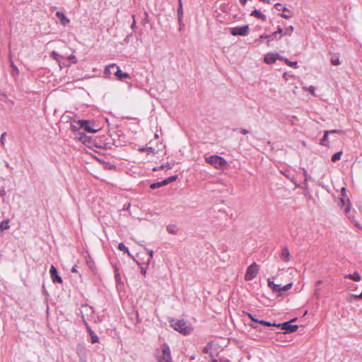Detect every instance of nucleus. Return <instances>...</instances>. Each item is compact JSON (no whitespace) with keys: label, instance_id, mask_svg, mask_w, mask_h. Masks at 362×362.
Here are the masks:
<instances>
[{"label":"nucleus","instance_id":"f257e3e1","mask_svg":"<svg viewBox=\"0 0 362 362\" xmlns=\"http://www.w3.org/2000/svg\"><path fill=\"white\" fill-rule=\"evenodd\" d=\"M104 75L106 78H111V76L114 75L119 81H123L125 78H130V76L127 73L122 72L120 68L114 63L105 67Z\"/></svg>","mask_w":362,"mask_h":362},{"label":"nucleus","instance_id":"f03ea898","mask_svg":"<svg viewBox=\"0 0 362 362\" xmlns=\"http://www.w3.org/2000/svg\"><path fill=\"white\" fill-rule=\"evenodd\" d=\"M172 327L184 335L190 334L192 332V327L187 325L183 320H173L170 321Z\"/></svg>","mask_w":362,"mask_h":362},{"label":"nucleus","instance_id":"7ed1b4c3","mask_svg":"<svg viewBox=\"0 0 362 362\" xmlns=\"http://www.w3.org/2000/svg\"><path fill=\"white\" fill-rule=\"evenodd\" d=\"M205 161L218 170H224L228 164L223 158L216 155L205 157Z\"/></svg>","mask_w":362,"mask_h":362},{"label":"nucleus","instance_id":"20e7f679","mask_svg":"<svg viewBox=\"0 0 362 362\" xmlns=\"http://www.w3.org/2000/svg\"><path fill=\"white\" fill-rule=\"evenodd\" d=\"M156 358L158 362H172L170 348L166 344H162L156 351Z\"/></svg>","mask_w":362,"mask_h":362},{"label":"nucleus","instance_id":"39448f33","mask_svg":"<svg viewBox=\"0 0 362 362\" xmlns=\"http://www.w3.org/2000/svg\"><path fill=\"white\" fill-rule=\"evenodd\" d=\"M75 122L79 125L80 128L83 129L89 133H95L100 130L98 125H96L95 122L89 120L79 119L75 121Z\"/></svg>","mask_w":362,"mask_h":362},{"label":"nucleus","instance_id":"423d86ee","mask_svg":"<svg viewBox=\"0 0 362 362\" xmlns=\"http://www.w3.org/2000/svg\"><path fill=\"white\" fill-rule=\"evenodd\" d=\"M292 286H293V284L289 283V284H286V286H281V285L275 284L270 279H268V286L271 289H272V291L274 292L278 293L280 295H281L284 292L290 289L292 287Z\"/></svg>","mask_w":362,"mask_h":362},{"label":"nucleus","instance_id":"0eeeda50","mask_svg":"<svg viewBox=\"0 0 362 362\" xmlns=\"http://www.w3.org/2000/svg\"><path fill=\"white\" fill-rule=\"evenodd\" d=\"M259 271L258 266L256 263H253L251 265H250L246 271L245 275V279L246 281H250L253 279L257 274Z\"/></svg>","mask_w":362,"mask_h":362},{"label":"nucleus","instance_id":"6e6552de","mask_svg":"<svg viewBox=\"0 0 362 362\" xmlns=\"http://www.w3.org/2000/svg\"><path fill=\"white\" fill-rule=\"evenodd\" d=\"M230 33L231 35L235 36V35H242L245 36L249 33V26L248 25H243L240 27H234L230 28Z\"/></svg>","mask_w":362,"mask_h":362},{"label":"nucleus","instance_id":"1a4fd4ad","mask_svg":"<svg viewBox=\"0 0 362 362\" xmlns=\"http://www.w3.org/2000/svg\"><path fill=\"white\" fill-rule=\"evenodd\" d=\"M274 8L279 11H282V13L280 14V16L285 18V19H289L293 17V13L289 10L288 8L283 6L280 3H277L274 5Z\"/></svg>","mask_w":362,"mask_h":362},{"label":"nucleus","instance_id":"9d476101","mask_svg":"<svg viewBox=\"0 0 362 362\" xmlns=\"http://www.w3.org/2000/svg\"><path fill=\"white\" fill-rule=\"evenodd\" d=\"M277 59H283V57H281L277 53H267L264 57V62L267 64H274Z\"/></svg>","mask_w":362,"mask_h":362},{"label":"nucleus","instance_id":"9b49d317","mask_svg":"<svg viewBox=\"0 0 362 362\" xmlns=\"http://www.w3.org/2000/svg\"><path fill=\"white\" fill-rule=\"evenodd\" d=\"M280 327L282 329H284L287 333H291L296 332L298 327L296 325H292L291 322H286L282 324H280Z\"/></svg>","mask_w":362,"mask_h":362},{"label":"nucleus","instance_id":"f8f14e48","mask_svg":"<svg viewBox=\"0 0 362 362\" xmlns=\"http://www.w3.org/2000/svg\"><path fill=\"white\" fill-rule=\"evenodd\" d=\"M49 274L53 282H58L60 284L62 283V279L60 276L58 275L57 270L54 266H51Z\"/></svg>","mask_w":362,"mask_h":362},{"label":"nucleus","instance_id":"ddd939ff","mask_svg":"<svg viewBox=\"0 0 362 362\" xmlns=\"http://www.w3.org/2000/svg\"><path fill=\"white\" fill-rule=\"evenodd\" d=\"M341 130L334 129L330 131H325L323 138L320 141V144L327 146L328 145V135L332 133H342Z\"/></svg>","mask_w":362,"mask_h":362},{"label":"nucleus","instance_id":"4468645a","mask_svg":"<svg viewBox=\"0 0 362 362\" xmlns=\"http://www.w3.org/2000/svg\"><path fill=\"white\" fill-rule=\"evenodd\" d=\"M340 201L343 206H346L344 212L348 214L350 211V202L348 196L346 194H343L340 199Z\"/></svg>","mask_w":362,"mask_h":362},{"label":"nucleus","instance_id":"2eb2a0df","mask_svg":"<svg viewBox=\"0 0 362 362\" xmlns=\"http://www.w3.org/2000/svg\"><path fill=\"white\" fill-rule=\"evenodd\" d=\"M84 323L86 325V327L88 329V332L90 336V338H91V342L92 343H97L98 342V336L95 334V332L90 329V327H89V325H88V323L84 320Z\"/></svg>","mask_w":362,"mask_h":362},{"label":"nucleus","instance_id":"dca6fc26","mask_svg":"<svg viewBox=\"0 0 362 362\" xmlns=\"http://www.w3.org/2000/svg\"><path fill=\"white\" fill-rule=\"evenodd\" d=\"M281 259L285 262H288L291 259V255L288 250L286 247H284L281 250Z\"/></svg>","mask_w":362,"mask_h":362},{"label":"nucleus","instance_id":"f3484780","mask_svg":"<svg viewBox=\"0 0 362 362\" xmlns=\"http://www.w3.org/2000/svg\"><path fill=\"white\" fill-rule=\"evenodd\" d=\"M56 16L62 25H65L69 23V19H68L62 12L57 11Z\"/></svg>","mask_w":362,"mask_h":362},{"label":"nucleus","instance_id":"a211bd4d","mask_svg":"<svg viewBox=\"0 0 362 362\" xmlns=\"http://www.w3.org/2000/svg\"><path fill=\"white\" fill-rule=\"evenodd\" d=\"M251 16H255L257 18H259L262 21H266V18H267L266 16L263 13H262L259 10H257V9H255L252 11V13H251Z\"/></svg>","mask_w":362,"mask_h":362},{"label":"nucleus","instance_id":"6ab92c4d","mask_svg":"<svg viewBox=\"0 0 362 362\" xmlns=\"http://www.w3.org/2000/svg\"><path fill=\"white\" fill-rule=\"evenodd\" d=\"M345 278L351 279H352L353 281H359L361 279V277L360 274L358 272H356L353 273V274H351L346 275Z\"/></svg>","mask_w":362,"mask_h":362},{"label":"nucleus","instance_id":"aec40b11","mask_svg":"<svg viewBox=\"0 0 362 362\" xmlns=\"http://www.w3.org/2000/svg\"><path fill=\"white\" fill-rule=\"evenodd\" d=\"M118 249L127 253L130 257H133L132 254L129 252V249L122 243H120L118 245Z\"/></svg>","mask_w":362,"mask_h":362},{"label":"nucleus","instance_id":"412c9836","mask_svg":"<svg viewBox=\"0 0 362 362\" xmlns=\"http://www.w3.org/2000/svg\"><path fill=\"white\" fill-rule=\"evenodd\" d=\"M10 227L9 226V221L8 220H6V221H3L1 223H0V231H4L5 230H7Z\"/></svg>","mask_w":362,"mask_h":362},{"label":"nucleus","instance_id":"4be33fe9","mask_svg":"<svg viewBox=\"0 0 362 362\" xmlns=\"http://www.w3.org/2000/svg\"><path fill=\"white\" fill-rule=\"evenodd\" d=\"M283 29L281 27H278L276 31L273 33L272 35L275 39H280L282 37Z\"/></svg>","mask_w":362,"mask_h":362},{"label":"nucleus","instance_id":"5701e85b","mask_svg":"<svg viewBox=\"0 0 362 362\" xmlns=\"http://www.w3.org/2000/svg\"><path fill=\"white\" fill-rule=\"evenodd\" d=\"M259 323L261 325H265V326H268V327L274 326V327H280V324L272 323L269 321L260 320V321H259Z\"/></svg>","mask_w":362,"mask_h":362},{"label":"nucleus","instance_id":"b1692460","mask_svg":"<svg viewBox=\"0 0 362 362\" xmlns=\"http://www.w3.org/2000/svg\"><path fill=\"white\" fill-rule=\"evenodd\" d=\"M50 57L56 60L59 64H60V58H62V57L58 54L57 52L55 51H52L51 54H50Z\"/></svg>","mask_w":362,"mask_h":362},{"label":"nucleus","instance_id":"393cba45","mask_svg":"<svg viewBox=\"0 0 362 362\" xmlns=\"http://www.w3.org/2000/svg\"><path fill=\"white\" fill-rule=\"evenodd\" d=\"M331 64L334 66H338L341 64L339 58L338 56H332L331 58Z\"/></svg>","mask_w":362,"mask_h":362},{"label":"nucleus","instance_id":"a878e982","mask_svg":"<svg viewBox=\"0 0 362 362\" xmlns=\"http://www.w3.org/2000/svg\"><path fill=\"white\" fill-rule=\"evenodd\" d=\"M341 155H342V152L341 151H339V152H337V153H334L332 156V161L335 163L337 160H340Z\"/></svg>","mask_w":362,"mask_h":362},{"label":"nucleus","instance_id":"bb28decb","mask_svg":"<svg viewBox=\"0 0 362 362\" xmlns=\"http://www.w3.org/2000/svg\"><path fill=\"white\" fill-rule=\"evenodd\" d=\"M282 60H284L285 62V63L286 64H288V66H293V67H294L296 69L298 68V65H297V62H291V61H289L288 59H285L284 57H283Z\"/></svg>","mask_w":362,"mask_h":362},{"label":"nucleus","instance_id":"cd10ccee","mask_svg":"<svg viewBox=\"0 0 362 362\" xmlns=\"http://www.w3.org/2000/svg\"><path fill=\"white\" fill-rule=\"evenodd\" d=\"M177 15H178L179 21H181V19L182 18V15H183L182 4H180V5H179V6H178Z\"/></svg>","mask_w":362,"mask_h":362},{"label":"nucleus","instance_id":"c85d7f7f","mask_svg":"<svg viewBox=\"0 0 362 362\" xmlns=\"http://www.w3.org/2000/svg\"><path fill=\"white\" fill-rule=\"evenodd\" d=\"M303 90H308L313 95H315V87L313 86H310L308 87H303Z\"/></svg>","mask_w":362,"mask_h":362},{"label":"nucleus","instance_id":"c756f323","mask_svg":"<svg viewBox=\"0 0 362 362\" xmlns=\"http://www.w3.org/2000/svg\"><path fill=\"white\" fill-rule=\"evenodd\" d=\"M293 30H294V28L293 25L288 26V28H286L284 35H291Z\"/></svg>","mask_w":362,"mask_h":362},{"label":"nucleus","instance_id":"7c9ffc66","mask_svg":"<svg viewBox=\"0 0 362 362\" xmlns=\"http://www.w3.org/2000/svg\"><path fill=\"white\" fill-rule=\"evenodd\" d=\"M145 250L148 252L149 255V259L147 260V265L149 264L150 260L153 257V251L151 250H148V248H145Z\"/></svg>","mask_w":362,"mask_h":362},{"label":"nucleus","instance_id":"2f4dec72","mask_svg":"<svg viewBox=\"0 0 362 362\" xmlns=\"http://www.w3.org/2000/svg\"><path fill=\"white\" fill-rule=\"evenodd\" d=\"M162 187V185H161V182H158L152 183V184L150 185V188H151V189H156V188H158V187Z\"/></svg>","mask_w":362,"mask_h":362},{"label":"nucleus","instance_id":"473e14b6","mask_svg":"<svg viewBox=\"0 0 362 362\" xmlns=\"http://www.w3.org/2000/svg\"><path fill=\"white\" fill-rule=\"evenodd\" d=\"M78 354L79 356L85 355L86 354V350L83 347H78Z\"/></svg>","mask_w":362,"mask_h":362},{"label":"nucleus","instance_id":"72a5a7b5","mask_svg":"<svg viewBox=\"0 0 362 362\" xmlns=\"http://www.w3.org/2000/svg\"><path fill=\"white\" fill-rule=\"evenodd\" d=\"M68 59H69L73 64H76L77 62L76 58L74 54L69 55L68 57Z\"/></svg>","mask_w":362,"mask_h":362},{"label":"nucleus","instance_id":"f704fd0d","mask_svg":"<svg viewBox=\"0 0 362 362\" xmlns=\"http://www.w3.org/2000/svg\"><path fill=\"white\" fill-rule=\"evenodd\" d=\"M166 179H167L168 183H170L172 182L175 181L177 179V175H173V176H170V177H168Z\"/></svg>","mask_w":362,"mask_h":362},{"label":"nucleus","instance_id":"c9c22d12","mask_svg":"<svg viewBox=\"0 0 362 362\" xmlns=\"http://www.w3.org/2000/svg\"><path fill=\"white\" fill-rule=\"evenodd\" d=\"M6 136V132H4L1 136V139H0V141H1V144L2 146H4L5 145V136Z\"/></svg>","mask_w":362,"mask_h":362},{"label":"nucleus","instance_id":"e433bc0d","mask_svg":"<svg viewBox=\"0 0 362 362\" xmlns=\"http://www.w3.org/2000/svg\"><path fill=\"white\" fill-rule=\"evenodd\" d=\"M247 315L253 322L259 323V320L258 319L255 318L252 314L248 313Z\"/></svg>","mask_w":362,"mask_h":362},{"label":"nucleus","instance_id":"4c0bfd02","mask_svg":"<svg viewBox=\"0 0 362 362\" xmlns=\"http://www.w3.org/2000/svg\"><path fill=\"white\" fill-rule=\"evenodd\" d=\"M354 298L356 299H361V298H362V293L359 295H352L351 296V298Z\"/></svg>","mask_w":362,"mask_h":362},{"label":"nucleus","instance_id":"58836bf2","mask_svg":"<svg viewBox=\"0 0 362 362\" xmlns=\"http://www.w3.org/2000/svg\"><path fill=\"white\" fill-rule=\"evenodd\" d=\"M218 362H230V361L225 358H221L218 360Z\"/></svg>","mask_w":362,"mask_h":362},{"label":"nucleus","instance_id":"ea45409f","mask_svg":"<svg viewBox=\"0 0 362 362\" xmlns=\"http://www.w3.org/2000/svg\"><path fill=\"white\" fill-rule=\"evenodd\" d=\"M11 67L13 68V71L18 73V68L13 64V63L12 62L11 64Z\"/></svg>","mask_w":362,"mask_h":362},{"label":"nucleus","instance_id":"a19ab883","mask_svg":"<svg viewBox=\"0 0 362 362\" xmlns=\"http://www.w3.org/2000/svg\"><path fill=\"white\" fill-rule=\"evenodd\" d=\"M160 182H161V185H162V187H163V186H164V185H166L169 184V183H168V180H167V179L163 180V181H161Z\"/></svg>","mask_w":362,"mask_h":362},{"label":"nucleus","instance_id":"79ce46f5","mask_svg":"<svg viewBox=\"0 0 362 362\" xmlns=\"http://www.w3.org/2000/svg\"><path fill=\"white\" fill-rule=\"evenodd\" d=\"M240 132L243 134H247L249 133V131L246 129H242Z\"/></svg>","mask_w":362,"mask_h":362},{"label":"nucleus","instance_id":"37998d69","mask_svg":"<svg viewBox=\"0 0 362 362\" xmlns=\"http://www.w3.org/2000/svg\"><path fill=\"white\" fill-rule=\"evenodd\" d=\"M167 230H168V231L170 233H175L174 230H173V228H171L170 226H168V227L167 228Z\"/></svg>","mask_w":362,"mask_h":362},{"label":"nucleus","instance_id":"c03bdc74","mask_svg":"<svg viewBox=\"0 0 362 362\" xmlns=\"http://www.w3.org/2000/svg\"><path fill=\"white\" fill-rule=\"evenodd\" d=\"M141 272L144 275H145L146 272V268L141 267Z\"/></svg>","mask_w":362,"mask_h":362},{"label":"nucleus","instance_id":"a18cd8bd","mask_svg":"<svg viewBox=\"0 0 362 362\" xmlns=\"http://www.w3.org/2000/svg\"><path fill=\"white\" fill-rule=\"evenodd\" d=\"M341 193H342V195L346 194V188L344 187L341 188Z\"/></svg>","mask_w":362,"mask_h":362},{"label":"nucleus","instance_id":"49530a36","mask_svg":"<svg viewBox=\"0 0 362 362\" xmlns=\"http://www.w3.org/2000/svg\"><path fill=\"white\" fill-rule=\"evenodd\" d=\"M267 37H268V35H266V34H263V35H260V38H262V39H263V38H267Z\"/></svg>","mask_w":362,"mask_h":362},{"label":"nucleus","instance_id":"de8ad7c7","mask_svg":"<svg viewBox=\"0 0 362 362\" xmlns=\"http://www.w3.org/2000/svg\"><path fill=\"white\" fill-rule=\"evenodd\" d=\"M259 1H262L264 3H267V4H270L271 3L270 0H259Z\"/></svg>","mask_w":362,"mask_h":362},{"label":"nucleus","instance_id":"09e8293b","mask_svg":"<svg viewBox=\"0 0 362 362\" xmlns=\"http://www.w3.org/2000/svg\"><path fill=\"white\" fill-rule=\"evenodd\" d=\"M304 175H305V182L308 180V175H307V171L306 170H304Z\"/></svg>","mask_w":362,"mask_h":362},{"label":"nucleus","instance_id":"8fccbe9b","mask_svg":"<svg viewBox=\"0 0 362 362\" xmlns=\"http://www.w3.org/2000/svg\"><path fill=\"white\" fill-rule=\"evenodd\" d=\"M115 277L117 279H119L120 278L119 274L117 272L115 274Z\"/></svg>","mask_w":362,"mask_h":362},{"label":"nucleus","instance_id":"3c124183","mask_svg":"<svg viewBox=\"0 0 362 362\" xmlns=\"http://www.w3.org/2000/svg\"><path fill=\"white\" fill-rule=\"evenodd\" d=\"M243 5H245L248 0H240Z\"/></svg>","mask_w":362,"mask_h":362},{"label":"nucleus","instance_id":"603ef678","mask_svg":"<svg viewBox=\"0 0 362 362\" xmlns=\"http://www.w3.org/2000/svg\"><path fill=\"white\" fill-rule=\"evenodd\" d=\"M71 272H77V269H76V267H74L71 269Z\"/></svg>","mask_w":362,"mask_h":362},{"label":"nucleus","instance_id":"864d4df0","mask_svg":"<svg viewBox=\"0 0 362 362\" xmlns=\"http://www.w3.org/2000/svg\"><path fill=\"white\" fill-rule=\"evenodd\" d=\"M321 283H322V281H318L316 283V285H317V286H318V285H320Z\"/></svg>","mask_w":362,"mask_h":362},{"label":"nucleus","instance_id":"5fc2aeb1","mask_svg":"<svg viewBox=\"0 0 362 362\" xmlns=\"http://www.w3.org/2000/svg\"><path fill=\"white\" fill-rule=\"evenodd\" d=\"M4 194H5V191H4V190H2V191L1 192V195H4Z\"/></svg>","mask_w":362,"mask_h":362},{"label":"nucleus","instance_id":"6e6d98bb","mask_svg":"<svg viewBox=\"0 0 362 362\" xmlns=\"http://www.w3.org/2000/svg\"><path fill=\"white\" fill-rule=\"evenodd\" d=\"M178 4L180 5V4H182V0H178Z\"/></svg>","mask_w":362,"mask_h":362},{"label":"nucleus","instance_id":"4d7b16f0","mask_svg":"<svg viewBox=\"0 0 362 362\" xmlns=\"http://www.w3.org/2000/svg\"><path fill=\"white\" fill-rule=\"evenodd\" d=\"M211 362H218V360L214 359Z\"/></svg>","mask_w":362,"mask_h":362},{"label":"nucleus","instance_id":"13d9d810","mask_svg":"<svg viewBox=\"0 0 362 362\" xmlns=\"http://www.w3.org/2000/svg\"><path fill=\"white\" fill-rule=\"evenodd\" d=\"M152 149H153L152 147H150L149 148V151H151Z\"/></svg>","mask_w":362,"mask_h":362},{"label":"nucleus","instance_id":"bf43d9fd","mask_svg":"<svg viewBox=\"0 0 362 362\" xmlns=\"http://www.w3.org/2000/svg\"><path fill=\"white\" fill-rule=\"evenodd\" d=\"M152 149H153L152 147H150L149 148V151H151Z\"/></svg>","mask_w":362,"mask_h":362},{"label":"nucleus","instance_id":"052dcab7","mask_svg":"<svg viewBox=\"0 0 362 362\" xmlns=\"http://www.w3.org/2000/svg\"><path fill=\"white\" fill-rule=\"evenodd\" d=\"M163 168H164V166H163V165H161L160 168V169H163Z\"/></svg>","mask_w":362,"mask_h":362}]
</instances>
